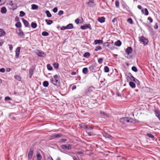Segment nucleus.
<instances>
[{"instance_id": "39", "label": "nucleus", "mask_w": 160, "mask_h": 160, "mask_svg": "<svg viewBox=\"0 0 160 160\" xmlns=\"http://www.w3.org/2000/svg\"><path fill=\"white\" fill-rule=\"evenodd\" d=\"M15 26L17 28H20L21 27V23L19 22H18L16 24Z\"/></svg>"}, {"instance_id": "38", "label": "nucleus", "mask_w": 160, "mask_h": 160, "mask_svg": "<svg viewBox=\"0 0 160 160\" xmlns=\"http://www.w3.org/2000/svg\"><path fill=\"white\" fill-rule=\"evenodd\" d=\"M47 67L48 69L49 70H51L52 69V67L50 64H48L47 65Z\"/></svg>"}, {"instance_id": "3", "label": "nucleus", "mask_w": 160, "mask_h": 160, "mask_svg": "<svg viewBox=\"0 0 160 160\" xmlns=\"http://www.w3.org/2000/svg\"><path fill=\"white\" fill-rule=\"evenodd\" d=\"M73 28V24L72 23H69L66 26H62L61 28V30H64L66 29H71Z\"/></svg>"}, {"instance_id": "42", "label": "nucleus", "mask_w": 160, "mask_h": 160, "mask_svg": "<svg viewBox=\"0 0 160 160\" xmlns=\"http://www.w3.org/2000/svg\"><path fill=\"white\" fill-rule=\"evenodd\" d=\"M132 70L135 72H136L138 71L137 68L135 66H133L132 67Z\"/></svg>"}, {"instance_id": "12", "label": "nucleus", "mask_w": 160, "mask_h": 160, "mask_svg": "<svg viewBox=\"0 0 160 160\" xmlns=\"http://www.w3.org/2000/svg\"><path fill=\"white\" fill-rule=\"evenodd\" d=\"M94 89V88L93 87H91L88 88L86 92V93L88 95L91 94L92 92Z\"/></svg>"}, {"instance_id": "34", "label": "nucleus", "mask_w": 160, "mask_h": 160, "mask_svg": "<svg viewBox=\"0 0 160 160\" xmlns=\"http://www.w3.org/2000/svg\"><path fill=\"white\" fill-rule=\"evenodd\" d=\"M100 113L101 114H102V115L106 117H108V115L106 113L103 112L102 111H101L100 112Z\"/></svg>"}, {"instance_id": "18", "label": "nucleus", "mask_w": 160, "mask_h": 160, "mask_svg": "<svg viewBox=\"0 0 160 160\" xmlns=\"http://www.w3.org/2000/svg\"><path fill=\"white\" fill-rule=\"evenodd\" d=\"M6 34V32L5 31L2 29H0V37L4 36Z\"/></svg>"}, {"instance_id": "56", "label": "nucleus", "mask_w": 160, "mask_h": 160, "mask_svg": "<svg viewBox=\"0 0 160 160\" xmlns=\"http://www.w3.org/2000/svg\"><path fill=\"white\" fill-rule=\"evenodd\" d=\"M63 12L62 10L58 12V15H61L63 14Z\"/></svg>"}, {"instance_id": "22", "label": "nucleus", "mask_w": 160, "mask_h": 160, "mask_svg": "<svg viewBox=\"0 0 160 160\" xmlns=\"http://www.w3.org/2000/svg\"><path fill=\"white\" fill-rule=\"evenodd\" d=\"M7 11L6 8L4 7H2L1 8V12L2 13L5 14L6 13Z\"/></svg>"}, {"instance_id": "47", "label": "nucleus", "mask_w": 160, "mask_h": 160, "mask_svg": "<svg viewBox=\"0 0 160 160\" xmlns=\"http://www.w3.org/2000/svg\"><path fill=\"white\" fill-rule=\"evenodd\" d=\"M81 127L82 128H83L86 129V130H87V128H88V126L87 125L85 124H82V126H81Z\"/></svg>"}, {"instance_id": "31", "label": "nucleus", "mask_w": 160, "mask_h": 160, "mask_svg": "<svg viewBox=\"0 0 160 160\" xmlns=\"http://www.w3.org/2000/svg\"><path fill=\"white\" fill-rule=\"evenodd\" d=\"M43 86L45 87H47L49 85L48 82L47 81H45L43 82Z\"/></svg>"}, {"instance_id": "61", "label": "nucleus", "mask_w": 160, "mask_h": 160, "mask_svg": "<svg viewBox=\"0 0 160 160\" xmlns=\"http://www.w3.org/2000/svg\"><path fill=\"white\" fill-rule=\"evenodd\" d=\"M8 45L9 46V50H12L13 48L12 45L10 44H9Z\"/></svg>"}, {"instance_id": "28", "label": "nucleus", "mask_w": 160, "mask_h": 160, "mask_svg": "<svg viewBox=\"0 0 160 160\" xmlns=\"http://www.w3.org/2000/svg\"><path fill=\"white\" fill-rule=\"evenodd\" d=\"M88 71V69L86 68H84L82 69V72L84 74H87Z\"/></svg>"}, {"instance_id": "32", "label": "nucleus", "mask_w": 160, "mask_h": 160, "mask_svg": "<svg viewBox=\"0 0 160 160\" xmlns=\"http://www.w3.org/2000/svg\"><path fill=\"white\" fill-rule=\"evenodd\" d=\"M104 70L105 72H109V68L107 66H105L104 67Z\"/></svg>"}, {"instance_id": "57", "label": "nucleus", "mask_w": 160, "mask_h": 160, "mask_svg": "<svg viewBox=\"0 0 160 160\" xmlns=\"http://www.w3.org/2000/svg\"><path fill=\"white\" fill-rule=\"evenodd\" d=\"M105 135H104V136L106 138H110V137H111V136L108 134L105 133Z\"/></svg>"}, {"instance_id": "4", "label": "nucleus", "mask_w": 160, "mask_h": 160, "mask_svg": "<svg viewBox=\"0 0 160 160\" xmlns=\"http://www.w3.org/2000/svg\"><path fill=\"white\" fill-rule=\"evenodd\" d=\"M17 34L21 38H23L24 37L25 34L21 29H19L17 31Z\"/></svg>"}, {"instance_id": "20", "label": "nucleus", "mask_w": 160, "mask_h": 160, "mask_svg": "<svg viewBox=\"0 0 160 160\" xmlns=\"http://www.w3.org/2000/svg\"><path fill=\"white\" fill-rule=\"evenodd\" d=\"M155 113L156 117L160 120V112L158 111H156Z\"/></svg>"}, {"instance_id": "51", "label": "nucleus", "mask_w": 160, "mask_h": 160, "mask_svg": "<svg viewBox=\"0 0 160 160\" xmlns=\"http://www.w3.org/2000/svg\"><path fill=\"white\" fill-rule=\"evenodd\" d=\"M105 20V18L104 17H99L98 19V20Z\"/></svg>"}, {"instance_id": "36", "label": "nucleus", "mask_w": 160, "mask_h": 160, "mask_svg": "<svg viewBox=\"0 0 160 160\" xmlns=\"http://www.w3.org/2000/svg\"><path fill=\"white\" fill-rule=\"evenodd\" d=\"M14 78L16 79L18 81H20L21 80V78L18 75H15L14 76Z\"/></svg>"}, {"instance_id": "54", "label": "nucleus", "mask_w": 160, "mask_h": 160, "mask_svg": "<svg viewBox=\"0 0 160 160\" xmlns=\"http://www.w3.org/2000/svg\"><path fill=\"white\" fill-rule=\"evenodd\" d=\"M115 5L116 7L117 8H118L119 7V2L118 1H116L115 2Z\"/></svg>"}, {"instance_id": "50", "label": "nucleus", "mask_w": 160, "mask_h": 160, "mask_svg": "<svg viewBox=\"0 0 160 160\" xmlns=\"http://www.w3.org/2000/svg\"><path fill=\"white\" fill-rule=\"evenodd\" d=\"M11 100V98L10 97L8 96L5 97V100L6 101H10Z\"/></svg>"}, {"instance_id": "59", "label": "nucleus", "mask_w": 160, "mask_h": 160, "mask_svg": "<svg viewBox=\"0 0 160 160\" xmlns=\"http://www.w3.org/2000/svg\"><path fill=\"white\" fill-rule=\"evenodd\" d=\"M20 53L15 52V57L16 58H18L19 57Z\"/></svg>"}, {"instance_id": "8", "label": "nucleus", "mask_w": 160, "mask_h": 160, "mask_svg": "<svg viewBox=\"0 0 160 160\" xmlns=\"http://www.w3.org/2000/svg\"><path fill=\"white\" fill-rule=\"evenodd\" d=\"M125 52L128 55L131 54L132 52V47H128L125 50Z\"/></svg>"}, {"instance_id": "30", "label": "nucleus", "mask_w": 160, "mask_h": 160, "mask_svg": "<svg viewBox=\"0 0 160 160\" xmlns=\"http://www.w3.org/2000/svg\"><path fill=\"white\" fill-rule=\"evenodd\" d=\"M23 22L26 27H29V24L28 21H22Z\"/></svg>"}, {"instance_id": "58", "label": "nucleus", "mask_w": 160, "mask_h": 160, "mask_svg": "<svg viewBox=\"0 0 160 160\" xmlns=\"http://www.w3.org/2000/svg\"><path fill=\"white\" fill-rule=\"evenodd\" d=\"M5 69H4V68H2L1 69H0V72H3V73H4L5 72Z\"/></svg>"}, {"instance_id": "24", "label": "nucleus", "mask_w": 160, "mask_h": 160, "mask_svg": "<svg viewBox=\"0 0 160 160\" xmlns=\"http://www.w3.org/2000/svg\"><path fill=\"white\" fill-rule=\"evenodd\" d=\"M129 85L132 88H134L136 87L135 83L132 82H129Z\"/></svg>"}, {"instance_id": "25", "label": "nucleus", "mask_w": 160, "mask_h": 160, "mask_svg": "<svg viewBox=\"0 0 160 160\" xmlns=\"http://www.w3.org/2000/svg\"><path fill=\"white\" fill-rule=\"evenodd\" d=\"M31 9L32 10H36L38 8V6L35 4H33L31 5Z\"/></svg>"}, {"instance_id": "37", "label": "nucleus", "mask_w": 160, "mask_h": 160, "mask_svg": "<svg viewBox=\"0 0 160 160\" xmlns=\"http://www.w3.org/2000/svg\"><path fill=\"white\" fill-rule=\"evenodd\" d=\"M102 49V47L100 46H97L95 48V49L94 50L95 51H97L99 50H101Z\"/></svg>"}, {"instance_id": "46", "label": "nucleus", "mask_w": 160, "mask_h": 160, "mask_svg": "<svg viewBox=\"0 0 160 160\" xmlns=\"http://www.w3.org/2000/svg\"><path fill=\"white\" fill-rule=\"evenodd\" d=\"M147 136L150 138H154V136L152 134H151V133H148L147 134Z\"/></svg>"}, {"instance_id": "49", "label": "nucleus", "mask_w": 160, "mask_h": 160, "mask_svg": "<svg viewBox=\"0 0 160 160\" xmlns=\"http://www.w3.org/2000/svg\"><path fill=\"white\" fill-rule=\"evenodd\" d=\"M127 119H128V122H133V119L132 118H127Z\"/></svg>"}, {"instance_id": "40", "label": "nucleus", "mask_w": 160, "mask_h": 160, "mask_svg": "<svg viewBox=\"0 0 160 160\" xmlns=\"http://www.w3.org/2000/svg\"><path fill=\"white\" fill-rule=\"evenodd\" d=\"M93 129V128L91 127H88L87 128L86 132H88V131H92Z\"/></svg>"}, {"instance_id": "13", "label": "nucleus", "mask_w": 160, "mask_h": 160, "mask_svg": "<svg viewBox=\"0 0 160 160\" xmlns=\"http://www.w3.org/2000/svg\"><path fill=\"white\" fill-rule=\"evenodd\" d=\"M128 121L127 117L122 118H121L120 119V122L122 124L128 122Z\"/></svg>"}, {"instance_id": "17", "label": "nucleus", "mask_w": 160, "mask_h": 160, "mask_svg": "<svg viewBox=\"0 0 160 160\" xmlns=\"http://www.w3.org/2000/svg\"><path fill=\"white\" fill-rule=\"evenodd\" d=\"M131 77L132 80L134 82L137 83L138 84L140 85V82L137 79L134 78L132 76Z\"/></svg>"}, {"instance_id": "15", "label": "nucleus", "mask_w": 160, "mask_h": 160, "mask_svg": "<svg viewBox=\"0 0 160 160\" xmlns=\"http://www.w3.org/2000/svg\"><path fill=\"white\" fill-rule=\"evenodd\" d=\"M142 13L145 15H148V11L147 9L146 8H142L141 10Z\"/></svg>"}, {"instance_id": "29", "label": "nucleus", "mask_w": 160, "mask_h": 160, "mask_svg": "<svg viewBox=\"0 0 160 160\" xmlns=\"http://www.w3.org/2000/svg\"><path fill=\"white\" fill-rule=\"evenodd\" d=\"M42 156L40 153H38L37 155V160H41L42 159Z\"/></svg>"}, {"instance_id": "19", "label": "nucleus", "mask_w": 160, "mask_h": 160, "mask_svg": "<svg viewBox=\"0 0 160 160\" xmlns=\"http://www.w3.org/2000/svg\"><path fill=\"white\" fill-rule=\"evenodd\" d=\"M62 134L61 133L58 134H55L52 136V139L55 138H58L62 136Z\"/></svg>"}, {"instance_id": "26", "label": "nucleus", "mask_w": 160, "mask_h": 160, "mask_svg": "<svg viewBox=\"0 0 160 160\" xmlns=\"http://www.w3.org/2000/svg\"><path fill=\"white\" fill-rule=\"evenodd\" d=\"M37 23L34 22H32L31 24V27L33 28H35L37 27Z\"/></svg>"}, {"instance_id": "10", "label": "nucleus", "mask_w": 160, "mask_h": 160, "mask_svg": "<svg viewBox=\"0 0 160 160\" xmlns=\"http://www.w3.org/2000/svg\"><path fill=\"white\" fill-rule=\"evenodd\" d=\"M35 68V67L33 66L29 69V76L30 78H31L33 74L34 70Z\"/></svg>"}, {"instance_id": "44", "label": "nucleus", "mask_w": 160, "mask_h": 160, "mask_svg": "<svg viewBox=\"0 0 160 160\" xmlns=\"http://www.w3.org/2000/svg\"><path fill=\"white\" fill-rule=\"evenodd\" d=\"M53 66L55 69H58V64L57 63H54L53 64Z\"/></svg>"}, {"instance_id": "35", "label": "nucleus", "mask_w": 160, "mask_h": 160, "mask_svg": "<svg viewBox=\"0 0 160 160\" xmlns=\"http://www.w3.org/2000/svg\"><path fill=\"white\" fill-rule=\"evenodd\" d=\"M42 34L43 36H46L48 35L49 33L47 32L43 31L42 32Z\"/></svg>"}, {"instance_id": "1", "label": "nucleus", "mask_w": 160, "mask_h": 160, "mask_svg": "<svg viewBox=\"0 0 160 160\" xmlns=\"http://www.w3.org/2000/svg\"><path fill=\"white\" fill-rule=\"evenodd\" d=\"M50 82L56 86H58L60 84L59 78L58 76L56 74L55 75L53 78L50 79Z\"/></svg>"}, {"instance_id": "9", "label": "nucleus", "mask_w": 160, "mask_h": 160, "mask_svg": "<svg viewBox=\"0 0 160 160\" xmlns=\"http://www.w3.org/2000/svg\"><path fill=\"white\" fill-rule=\"evenodd\" d=\"M89 69L91 72H93L96 70V65L95 64H92L89 66Z\"/></svg>"}, {"instance_id": "7", "label": "nucleus", "mask_w": 160, "mask_h": 160, "mask_svg": "<svg viewBox=\"0 0 160 160\" xmlns=\"http://www.w3.org/2000/svg\"><path fill=\"white\" fill-rule=\"evenodd\" d=\"M61 148L63 149L70 150L71 149V145L70 144L68 145L64 144L61 146Z\"/></svg>"}, {"instance_id": "43", "label": "nucleus", "mask_w": 160, "mask_h": 160, "mask_svg": "<svg viewBox=\"0 0 160 160\" xmlns=\"http://www.w3.org/2000/svg\"><path fill=\"white\" fill-rule=\"evenodd\" d=\"M25 15V13L24 12L22 11H21L20 12L19 16L21 17H22L24 16Z\"/></svg>"}, {"instance_id": "6", "label": "nucleus", "mask_w": 160, "mask_h": 160, "mask_svg": "<svg viewBox=\"0 0 160 160\" xmlns=\"http://www.w3.org/2000/svg\"><path fill=\"white\" fill-rule=\"evenodd\" d=\"M80 28L82 30H86L88 28H89L90 30H91L92 29L91 27L90 24H86L85 25H82L81 26Z\"/></svg>"}, {"instance_id": "64", "label": "nucleus", "mask_w": 160, "mask_h": 160, "mask_svg": "<svg viewBox=\"0 0 160 160\" xmlns=\"http://www.w3.org/2000/svg\"><path fill=\"white\" fill-rule=\"evenodd\" d=\"M48 160H53V159L51 157H48Z\"/></svg>"}, {"instance_id": "2", "label": "nucleus", "mask_w": 160, "mask_h": 160, "mask_svg": "<svg viewBox=\"0 0 160 160\" xmlns=\"http://www.w3.org/2000/svg\"><path fill=\"white\" fill-rule=\"evenodd\" d=\"M7 6L8 8L11 10H15L17 8L16 4L13 3L12 1H11L9 3H8Z\"/></svg>"}, {"instance_id": "23", "label": "nucleus", "mask_w": 160, "mask_h": 160, "mask_svg": "<svg viewBox=\"0 0 160 160\" xmlns=\"http://www.w3.org/2000/svg\"><path fill=\"white\" fill-rule=\"evenodd\" d=\"M121 42L119 40H118L116 42L114 43L115 45L118 47H119L121 46Z\"/></svg>"}, {"instance_id": "62", "label": "nucleus", "mask_w": 160, "mask_h": 160, "mask_svg": "<svg viewBox=\"0 0 160 160\" xmlns=\"http://www.w3.org/2000/svg\"><path fill=\"white\" fill-rule=\"evenodd\" d=\"M148 30L150 32H152L153 30L152 28L151 27L149 26L148 27Z\"/></svg>"}, {"instance_id": "45", "label": "nucleus", "mask_w": 160, "mask_h": 160, "mask_svg": "<svg viewBox=\"0 0 160 160\" xmlns=\"http://www.w3.org/2000/svg\"><path fill=\"white\" fill-rule=\"evenodd\" d=\"M45 22L48 25H50L53 22L52 21H45Z\"/></svg>"}, {"instance_id": "48", "label": "nucleus", "mask_w": 160, "mask_h": 160, "mask_svg": "<svg viewBox=\"0 0 160 160\" xmlns=\"http://www.w3.org/2000/svg\"><path fill=\"white\" fill-rule=\"evenodd\" d=\"M86 132L89 136H92L93 134V133L92 131Z\"/></svg>"}, {"instance_id": "21", "label": "nucleus", "mask_w": 160, "mask_h": 160, "mask_svg": "<svg viewBox=\"0 0 160 160\" xmlns=\"http://www.w3.org/2000/svg\"><path fill=\"white\" fill-rule=\"evenodd\" d=\"M94 42L95 43V44H102L103 42V41L102 40H95L94 41Z\"/></svg>"}, {"instance_id": "63", "label": "nucleus", "mask_w": 160, "mask_h": 160, "mask_svg": "<svg viewBox=\"0 0 160 160\" xmlns=\"http://www.w3.org/2000/svg\"><path fill=\"white\" fill-rule=\"evenodd\" d=\"M154 28L155 29H156L158 28V26L157 23L155 24Z\"/></svg>"}, {"instance_id": "5", "label": "nucleus", "mask_w": 160, "mask_h": 160, "mask_svg": "<svg viewBox=\"0 0 160 160\" xmlns=\"http://www.w3.org/2000/svg\"><path fill=\"white\" fill-rule=\"evenodd\" d=\"M139 40L140 41L142 42L143 44L144 45H147L148 42V40L143 36H141Z\"/></svg>"}, {"instance_id": "41", "label": "nucleus", "mask_w": 160, "mask_h": 160, "mask_svg": "<svg viewBox=\"0 0 160 160\" xmlns=\"http://www.w3.org/2000/svg\"><path fill=\"white\" fill-rule=\"evenodd\" d=\"M103 59L102 58H101L98 60V62L100 64H102L103 62Z\"/></svg>"}, {"instance_id": "60", "label": "nucleus", "mask_w": 160, "mask_h": 160, "mask_svg": "<svg viewBox=\"0 0 160 160\" xmlns=\"http://www.w3.org/2000/svg\"><path fill=\"white\" fill-rule=\"evenodd\" d=\"M66 141H67V139L65 138L62 139L60 141V142H64Z\"/></svg>"}, {"instance_id": "27", "label": "nucleus", "mask_w": 160, "mask_h": 160, "mask_svg": "<svg viewBox=\"0 0 160 160\" xmlns=\"http://www.w3.org/2000/svg\"><path fill=\"white\" fill-rule=\"evenodd\" d=\"M90 55V54L89 52H86L83 54V57L86 58H88Z\"/></svg>"}, {"instance_id": "14", "label": "nucleus", "mask_w": 160, "mask_h": 160, "mask_svg": "<svg viewBox=\"0 0 160 160\" xmlns=\"http://www.w3.org/2000/svg\"><path fill=\"white\" fill-rule=\"evenodd\" d=\"M33 154V151L30 149L29 151L28 152V159H31Z\"/></svg>"}, {"instance_id": "33", "label": "nucleus", "mask_w": 160, "mask_h": 160, "mask_svg": "<svg viewBox=\"0 0 160 160\" xmlns=\"http://www.w3.org/2000/svg\"><path fill=\"white\" fill-rule=\"evenodd\" d=\"M46 13L47 14V16L48 17L50 18L52 16L51 14L50 13V12L48 10H47L46 11Z\"/></svg>"}, {"instance_id": "53", "label": "nucleus", "mask_w": 160, "mask_h": 160, "mask_svg": "<svg viewBox=\"0 0 160 160\" xmlns=\"http://www.w3.org/2000/svg\"><path fill=\"white\" fill-rule=\"evenodd\" d=\"M20 49H21V48L20 47H18L17 48L16 50V52H18V53H20Z\"/></svg>"}, {"instance_id": "11", "label": "nucleus", "mask_w": 160, "mask_h": 160, "mask_svg": "<svg viewBox=\"0 0 160 160\" xmlns=\"http://www.w3.org/2000/svg\"><path fill=\"white\" fill-rule=\"evenodd\" d=\"M38 55L40 57H44L46 56V54L44 52L39 50H38L36 52Z\"/></svg>"}, {"instance_id": "16", "label": "nucleus", "mask_w": 160, "mask_h": 160, "mask_svg": "<svg viewBox=\"0 0 160 160\" xmlns=\"http://www.w3.org/2000/svg\"><path fill=\"white\" fill-rule=\"evenodd\" d=\"M87 3V4L90 7H92L94 6L95 4L93 0H90Z\"/></svg>"}, {"instance_id": "52", "label": "nucleus", "mask_w": 160, "mask_h": 160, "mask_svg": "<svg viewBox=\"0 0 160 160\" xmlns=\"http://www.w3.org/2000/svg\"><path fill=\"white\" fill-rule=\"evenodd\" d=\"M6 2V0H0V5L4 4Z\"/></svg>"}, {"instance_id": "55", "label": "nucleus", "mask_w": 160, "mask_h": 160, "mask_svg": "<svg viewBox=\"0 0 160 160\" xmlns=\"http://www.w3.org/2000/svg\"><path fill=\"white\" fill-rule=\"evenodd\" d=\"M53 12H56L58 11V8L57 7H55L53 9Z\"/></svg>"}]
</instances>
